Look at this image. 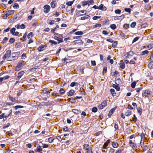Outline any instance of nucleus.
<instances>
[{"label": "nucleus", "mask_w": 153, "mask_h": 153, "mask_svg": "<svg viewBox=\"0 0 153 153\" xmlns=\"http://www.w3.org/2000/svg\"><path fill=\"white\" fill-rule=\"evenodd\" d=\"M43 7L44 9V13H47L49 12L50 9L51 8L50 7L49 5H44Z\"/></svg>", "instance_id": "6"}, {"label": "nucleus", "mask_w": 153, "mask_h": 153, "mask_svg": "<svg viewBox=\"0 0 153 153\" xmlns=\"http://www.w3.org/2000/svg\"><path fill=\"white\" fill-rule=\"evenodd\" d=\"M52 94L53 96L55 97H60L61 96V95H60V94L55 92H52Z\"/></svg>", "instance_id": "18"}, {"label": "nucleus", "mask_w": 153, "mask_h": 153, "mask_svg": "<svg viewBox=\"0 0 153 153\" xmlns=\"http://www.w3.org/2000/svg\"><path fill=\"white\" fill-rule=\"evenodd\" d=\"M144 144V141L143 139H141L140 141V145L141 146V147H142V146H143Z\"/></svg>", "instance_id": "47"}, {"label": "nucleus", "mask_w": 153, "mask_h": 153, "mask_svg": "<svg viewBox=\"0 0 153 153\" xmlns=\"http://www.w3.org/2000/svg\"><path fill=\"white\" fill-rule=\"evenodd\" d=\"M42 148L40 146H37L36 149L35 150V152H40L41 151H42Z\"/></svg>", "instance_id": "14"}, {"label": "nucleus", "mask_w": 153, "mask_h": 153, "mask_svg": "<svg viewBox=\"0 0 153 153\" xmlns=\"http://www.w3.org/2000/svg\"><path fill=\"white\" fill-rule=\"evenodd\" d=\"M11 51L8 50L6 52L4 56L3 59L5 60L6 58H8L11 55Z\"/></svg>", "instance_id": "5"}, {"label": "nucleus", "mask_w": 153, "mask_h": 153, "mask_svg": "<svg viewBox=\"0 0 153 153\" xmlns=\"http://www.w3.org/2000/svg\"><path fill=\"white\" fill-rule=\"evenodd\" d=\"M42 92L44 94H46L47 95H48L50 93V92L48 91L47 88H44L42 91Z\"/></svg>", "instance_id": "16"}, {"label": "nucleus", "mask_w": 153, "mask_h": 153, "mask_svg": "<svg viewBox=\"0 0 153 153\" xmlns=\"http://www.w3.org/2000/svg\"><path fill=\"white\" fill-rule=\"evenodd\" d=\"M129 144L130 146L133 149L137 147L136 144L133 143L131 140L129 141Z\"/></svg>", "instance_id": "10"}, {"label": "nucleus", "mask_w": 153, "mask_h": 153, "mask_svg": "<svg viewBox=\"0 0 153 153\" xmlns=\"http://www.w3.org/2000/svg\"><path fill=\"white\" fill-rule=\"evenodd\" d=\"M98 8L100 10L102 11H105L107 10L106 7L105 6H104V5L102 4H100Z\"/></svg>", "instance_id": "11"}, {"label": "nucleus", "mask_w": 153, "mask_h": 153, "mask_svg": "<svg viewBox=\"0 0 153 153\" xmlns=\"http://www.w3.org/2000/svg\"><path fill=\"white\" fill-rule=\"evenodd\" d=\"M112 86L118 91H119L120 90V88L119 87V85L118 84L117 85L114 84Z\"/></svg>", "instance_id": "12"}, {"label": "nucleus", "mask_w": 153, "mask_h": 153, "mask_svg": "<svg viewBox=\"0 0 153 153\" xmlns=\"http://www.w3.org/2000/svg\"><path fill=\"white\" fill-rule=\"evenodd\" d=\"M97 111V108L96 107H94L92 109V111L93 112L95 113Z\"/></svg>", "instance_id": "45"}, {"label": "nucleus", "mask_w": 153, "mask_h": 153, "mask_svg": "<svg viewBox=\"0 0 153 153\" xmlns=\"http://www.w3.org/2000/svg\"><path fill=\"white\" fill-rule=\"evenodd\" d=\"M9 98L10 99V100L12 102H16V99L15 98L13 97H11L10 96H9Z\"/></svg>", "instance_id": "37"}, {"label": "nucleus", "mask_w": 153, "mask_h": 153, "mask_svg": "<svg viewBox=\"0 0 153 153\" xmlns=\"http://www.w3.org/2000/svg\"><path fill=\"white\" fill-rule=\"evenodd\" d=\"M38 68V66H35L30 69V71L32 72L35 71Z\"/></svg>", "instance_id": "43"}, {"label": "nucleus", "mask_w": 153, "mask_h": 153, "mask_svg": "<svg viewBox=\"0 0 153 153\" xmlns=\"http://www.w3.org/2000/svg\"><path fill=\"white\" fill-rule=\"evenodd\" d=\"M24 61H23L19 62L15 68V70L16 71H18L21 70L23 66L24 65Z\"/></svg>", "instance_id": "2"}, {"label": "nucleus", "mask_w": 153, "mask_h": 153, "mask_svg": "<svg viewBox=\"0 0 153 153\" xmlns=\"http://www.w3.org/2000/svg\"><path fill=\"white\" fill-rule=\"evenodd\" d=\"M115 108H112L109 112V113L108 114V116H111L112 114H113V112L115 110Z\"/></svg>", "instance_id": "20"}, {"label": "nucleus", "mask_w": 153, "mask_h": 153, "mask_svg": "<svg viewBox=\"0 0 153 153\" xmlns=\"http://www.w3.org/2000/svg\"><path fill=\"white\" fill-rule=\"evenodd\" d=\"M110 92L112 96H115L116 94V93L115 92L114 89L111 88L110 89Z\"/></svg>", "instance_id": "27"}, {"label": "nucleus", "mask_w": 153, "mask_h": 153, "mask_svg": "<svg viewBox=\"0 0 153 153\" xmlns=\"http://www.w3.org/2000/svg\"><path fill=\"white\" fill-rule=\"evenodd\" d=\"M9 14L10 15L13 14L14 13V11L13 10H9L7 11Z\"/></svg>", "instance_id": "41"}, {"label": "nucleus", "mask_w": 153, "mask_h": 153, "mask_svg": "<svg viewBox=\"0 0 153 153\" xmlns=\"http://www.w3.org/2000/svg\"><path fill=\"white\" fill-rule=\"evenodd\" d=\"M15 28L14 27H13L10 30V32L12 35H13L15 33Z\"/></svg>", "instance_id": "39"}, {"label": "nucleus", "mask_w": 153, "mask_h": 153, "mask_svg": "<svg viewBox=\"0 0 153 153\" xmlns=\"http://www.w3.org/2000/svg\"><path fill=\"white\" fill-rule=\"evenodd\" d=\"M47 47V46L46 45H41L37 48V50L39 51H42L44 50L45 49V48Z\"/></svg>", "instance_id": "9"}, {"label": "nucleus", "mask_w": 153, "mask_h": 153, "mask_svg": "<svg viewBox=\"0 0 153 153\" xmlns=\"http://www.w3.org/2000/svg\"><path fill=\"white\" fill-rule=\"evenodd\" d=\"M107 71V67L106 66H105L104 67L103 69V71L102 73L103 75L104 73H106Z\"/></svg>", "instance_id": "42"}, {"label": "nucleus", "mask_w": 153, "mask_h": 153, "mask_svg": "<svg viewBox=\"0 0 153 153\" xmlns=\"http://www.w3.org/2000/svg\"><path fill=\"white\" fill-rule=\"evenodd\" d=\"M114 151L115 150L114 149L111 148L110 150L109 151L108 153H114Z\"/></svg>", "instance_id": "64"}, {"label": "nucleus", "mask_w": 153, "mask_h": 153, "mask_svg": "<svg viewBox=\"0 0 153 153\" xmlns=\"http://www.w3.org/2000/svg\"><path fill=\"white\" fill-rule=\"evenodd\" d=\"M147 47L148 48V49H151L153 47V45L151 44L148 45H147Z\"/></svg>", "instance_id": "50"}, {"label": "nucleus", "mask_w": 153, "mask_h": 153, "mask_svg": "<svg viewBox=\"0 0 153 153\" xmlns=\"http://www.w3.org/2000/svg\"><path fill=\"white\" fill-rule=\"evenodd\" d=\"M86 1L87 2V5L88 6L90 5L91 3L94 2L93 0Z\"/></svg>", "instance_id": "54"}, {"label": "nucleus", "mask_w": 153, "mask_h": 153, "mask_svg": "<svg viewBox=\"0 0 153 153\" xmlns=\"http://www.w3.org/2000/svg\"><path fill=\"white\" fill-rule=\"evenodd\" d=\"M129 27V24H125L123 25V28L124 29H127Z\"/></svg>", "instance_id": "55"}, {"label": "nucleus", "mask_w": 153, "mask_h": 153, "mask_svg": "<svg viewBox=\"0 0 153 153\" xmlns=\"http://www.w3.org/2000/svg\"><path fill=\"white\" fill-rule=\"evenodd\" d=\"M22 46L21 43L20 42H18L15 45V48H20Z\"/></svg>", "instance_id": "30"}, {"label": "nucleus", "mask_w": 153, "mask_h": 153, "mask_svg": "<svg viewBox=\"0 0 153 153\" xmlns=\"http://www.w3.org/2000/svg\"><path fill=\"white\" fill-rule=\"evenodd\" d=\"M74 34L76 35H82L83 33L82 31H79L75 32Z\"/></svg>", "instance_id": "32"}, {"label": "nucleus", "mask_w": 153, "mask_h": 153, "mask_svg": "<svg viewBox=\"0 0 153 153\" xmlns=\"http://www.w3.org/2000/svg\"><path fill=\"white\" fill-rule=\"evenodd\" d=\"M33 32H30L28 35H27V37L28 39H30V38L33 37Z\"/></svg>", "instance_id": "36"}, {"label": "nucleus", "mask_w": 153, "mask_h": 153, "mask_svg": "<svg viewBox=\"0 0 153 153\" xmlns=\"http://www.w3.org/2000/svg\"><path fill=\"white\" fill-rule=\"evenodd\" d=\"M107 100H105L102 102L98 106V108L99 110H101L104 108V107L107 106Z\"/></svg>", "instance_id": "1"}, {"label": "nucleus", "mask_w": 153, "mask_h": 153, "mask_svg": "<svg viewBox=\"0 0 153 153\" xmlns=\"http://www.w3.org/2000/svg\"><path fill=\"white\" fill-rule=\"evenodd\" d=\"M90 16L86 15L81 17L80 19L82 20H84L86 19H89L90 18Z\"/></svg>", "instance_id": "15"}, {"label": "nucleus", "mask_w": 153, "mask_h": 153, "mask_svg": "<svg viewBox=\"0 0 153 153\" xmlns=\"http://www.w3.org/2000/svg\"><path fill=\"white\" fill-rule=\"evenodd\" d=\"M24 74L25 72L23 71H22L19 72L18 74V76L16 79V80H19Z\"/></svg>", "instance_id": "7"}, {"label": "nucleus", "mask_w": 153, "mask_h": 153, "mask_svg": "<svg viewBox=\"0 0 153 153\" xmlns=\"http://www.w3.org/2000/svg\"><path fill=\"white\" fill-rule=\"evenodd\" d=\"M148 67L149 68H152L153 67V62H150L148 64Z\"/></svg>", "instance_id": "49"}, {"label": "nucleus", "mask_w": 153, "mask_h": 153, "mask_svg": "<svg viewBox=\"0 0 153 153\" xmlns=\"http://www.w3.org/2000/svg\"><path fill=\"white\" fill-rule=\"evenodd\" d=\"M23 107V106L20 105H16L15 106L14 109L15 110H16L18 108H22Z\"/></svg>", "instance_id": "40"}, {"label": "nucleus", "mask_w": 153, "mask_h": 153, "mask_svg": "<svg viewBox=\"0 0 153 153\" xmlns=\"http://www.w3.org/2000/svg\"><path fill=\"white\" fill-rule=\"evenodd\" d=\"M13 7L14 9H18L19 7V5L17 3H15L13 6Z\"/></svg>", "instance_id": "44"}, {"label": "nucleus", "mask_w": 153, "mask_h": 153, "mask_svg": "<svg viewBox=\"0 0 153 153\" xmlns=\"http://www.w3.org/2000/svg\"><path fill=\"white\" fill-rule=\"evenodd\" d=\"M101 18L100 16H94L93 17V19L94 20H97L98 19H100Z\"/></svg>", "instance_id": "61"}, {"label": "nucleus", "mask_w": 153, "mask_h": 153, "mask_svg": "<svg viewBox=\"0 0 153 153\" xmlns=\"http://www.w3.org/2000/svg\"><path fill=\"white\" fill-rule=\"evenodd\" d=\"M136 83L135 82H132L131 84V86L133 88H134L135 87Z\"/></svg>", "instance_id": "48"}, {"label": "nucleus", "mask_w": 153, "mask_h": 153, "mask_svg": "<svg viewBox=\"0 0 153 153\" xmlns=\"http://www.w3.org/2000/svg\"><path fill=\"white\" fill-rule=\"evenodd\" d=\"M8 40V38L7 37H5L3 39L2 41L1 42L2 44L5 43L6 41Z\"/></svg>", "instance_id": "38"}, {"label": "nucleus", "mask_w": 153, "mask_h": 153, "mask_svg": "<svg viewBox=\"0 0 153 153\" xmlns=\"http://www.w3.org/2000/svg\"><path fill=\"white\" fill-rule=\"evenodd\" d=\"M49 42L50 43H51V46H52L53 44L56 45L58 44L57 42L52 40H50Z\"/></svg>", "instance_id": "23"}, {"label": "nucleus", "mask_w": 153, "mask_h": 153, "mask_svg": "<svg viewBox=\"0 0 153 153\" xmlns=\"http://www.w3.org/2000/svg\"><path fill=\"white\" fill-rule=\"evenodd\" d=\"M132 112L130 110H127L125 113V115L127 117L129 116L131 114Z\"/></svg>", "instance_id": "21"}, {"label": "nucleus", "mask_w": 153, "mask_h": 153, "mask_svg": "<svg viewBox=\"0 0 153 153\" xmlns=\"http://www.w3.org/2000/svg\"><path fill=\"white\" fill-rule=\"evenodd\" d=\"M136 23L134 22H132L130 25L131 27L132 28L134 27L136 25Z\"/></svg>", "instance_id": "59"}, {"label": "nucleus", "mask_w": 153, "mask_h": 153, "mask_svg": "<svg viewBox=\"0 0 153 153\" xmlns=\"http://www.w3.org/2000/svg\"><path fill=\"white\" fill-rule=\"evenodd\" d=\"M122 83V82L121 79L120 78L117 79L116 80L115 83L116 84H121Z\"/></svg>", "instance_id": "25"}, {"label": "nucleus", "mask_w": 153, "mask_h": 153, "mask_svg": "<svg viewBox=\"0 0 153 153\" xmlns=\"http://www.w3.org/2000/svg\"><path fill=\"white\" fill-rule=\"evenodd\" d=\"M10 126V123H7V125H4V126L3 127V129H5L6 128H7L9 127Z\"/></svg>", "instance_id": "51"}, {"label": "nucleus", "mask_w": 153, "mask_h": 153, "mask_svg": "<svg viewBox=\"0 0 153 153\" xmlns=\"http://www.w3.org/2000/svg\"><path fill=\"white\" fill-rule=\"evenodd\" d=\"M15 41V39L13 38H11L10 40H9V42L11 43L12 44L13 42H14Z\"/></svg>", "instance_id": "57"}, {"label": "nucleus", "mask_w": 153, "mask_h": 153, "mask_svg": "<svg viewBox=\"0 0 153 153\" xmlns=\"http://www.w3.org/2000/svg\"><path fill=\"white\" fill-rule=\"evenodd\" d=\"M139 38L140 37H136L133 39L132 42V43H133L134 42L137 41L139 39Z\"/></svg>", "instance_id": "58"}, {"label": "nucleus", "mask_w": 153, "mask_h": 153, "mask_svg": "<svg viewBox=\"0 0 153 153\" xmlns=\"http://www.w3.org/2000/svg\"><path fill=\"white\" fill-rule=\"evenodd\" d=\"M51 7L52 8H55L56 7V5H55V3H53V2H51Z\"/></svg>", "instance_id": "60"}, {"label": "nucleus", "mask_w": 153, "mask_h": 153, "mask_svg": "<svg viewBox=\"0 0 153 153\" xmlns=\"http://www.w3.org/2000/svg\"><path fill=\"white\" fill-rule=\"evenodd\" d=\"M9 15L8 13H7V11H6L4 14V17H5V16H6V17L4 18H3V19H6L7 18V17Z\"/></svg>", "instance_id": "52"}, {"label": "nucleus", "mask_w": 153, "mask_h": 153, "mask_svg": "<svg viewBox=\"0 0 153 153\" xmlns=\"http://www.w3.org/2000/svg\"><path fill=\"white\" fill-rule=\"evenodd\" d=\"M59 93L60 94V95L61 94H63L65 92V91L63 89V88H61L59 91Z\"/></svg>", "instance_id": "53"}, {"label": "nucleus", "mask_w": 153, "mask_h": 153, "mask_svg": "<svg viewBox=\"0 0 153 153\" xmlns=\"http://www.w3.org/2000/svg\"><path fill=\"white\" fill-rule=\"evenodd\" d=\"M152 95V92L149 90H146L145 91L144 93L142 94V96L143 97L144 96L146 97H148Z\"/></svg>", "instance_id": "3"}, {"label": "nucleus", "mask_w": 153, "mask_h": 153, "mask_svg": "<svg viewBox=\"0 0 153 153\" xmlns=\"http://www.w3.org/2000/svg\"><path fill=\"white\" fill-rule=\"evenodd\" d=\"M120 67L122 69H124L125 68V64L124 63H120Z\"/></svg>", "instance_id": "33"}, {"label": "nucleus", "mask_w": 153, "mask_h": 153, "mask_svg": "<svg viewBox=\"0 0 153 153\" xmlns=\"http://www.w3.org/2000/svg\"><path fill=\"white\" fill-rule=\"evenodd\" d=\"M84 148L86 150H89L91 149V148L89 146L88 144H85L84 145Z\"/></svg>", "instance_id": "17"}, {"label": "nucleus", "mask_w": 153, "mask_h": 153, "mask_svg": "<svg viewBox=\"0 0 153 153\" xmlns=\"http://www.w3.org/2000/svg\"><path fill=\"white\" fill-rule=\"evenodd\" d=\"M112 44V47L113 48H115L117 45V41H113Z\"/></svg>", "instance_id": "28"}, {"label": "nucleus", "mask_w": 153, "mask_h": 153, "mask_svg": "<svg viewBox=\"0 0 153 153\" xmlns=\"http://www.w3.org/2000/svg\"><path fill=\"white\" fill-rule=\"evenodd\" d=\"M110 27L113 30H114L116 28V26L115 24H113L110 25Z\"/></svg>", "instance_id": "35"}, {"label": "nucleus", "mask_w": 153, "mask_h": 153, "mask_svg": "<svg viewBox=\"0 0 153 153\" xmlns=\"http://www.w3.org/2000/svg\"><path fill=\"white\" fill-rule=\"evenodd\" d=\"M134 54V52L133 51H130L127 52L125 55V56L126 58H129V56H131Z\"/></svg>", "instance_id": "8"}, {"label": "nucleus", "mask_w": 153, "mask_h": 153, "mask_svg": "<svg viewBox=\"0 0 153 153\" xmlns=\"http://www.w3.org/2000/svg\"><path fill=\"white\" fill-rule=\"evenodd\" d=\"M55 21L54 20H51L50 19H48L47 20V23L51 25H53L55 23Z\"/></svg>", "instance_id": "19"}, {"label": "nucleus", "mask_w": 153, "mask_h": 153, "mask_svg": "<svg viewBox=\"0 0 153 153\" xmlns=\"http://www.w3.org/2000/svg\"><path fill=\"white\" fill-rule=\"evenodd\" d=\"M137 112L140 113V115H141L142 114V109L139 107L137 108Z\"/></svg>", "instance_id": "46"}, {"label": "nucleus", "mask_w": 153, "mask_h": 153, "mask_svg": "<svg viewBox=\"0 0 153 153\" xmlns=\"http://www.w3.org/2000/svg\"><path fill=\"white\" fill-rule=\"evenodd\" d=\"M54 140V138L53 137H50L48 138V141L50 143L53 142Z\"/></svg>", "instance_id": "29"}, {"label": "nucleus", "mask_w": 153, "mask_h": 153, "mask_svg": "<svg viewBox=\"0 0 153 153\" xmlns=\"http://www.w3.org/2000/svg\"><path fill=\"white\" fill-rule=\"evenodd\" d=\"M63 130L65 131H69L68 127L66 126L62 128Z\"/></svg>", "instance_id": "62"}, {"label": "nucleus", "mask_w": 153, "mask_h": 153, "mask_svg": "<svg viewBox=\"0 0 153 153\" xmlns=\"http://www.w3.org/2000/svg\"><path fill=\"white\" fill-rule=\"evenodd\" d=\"M124 10L126 12H127L128 13H129L131 12V9L130 8H126L124 9Z\"/></svg>", "instance_id": "63"}, {"label": "nucleus", "mask_w": 153, "mask_h": 153, "mask_svg": "<svg viewBox=\"0 0 153 153\" xmlns=\"http://www.w3.org/2000/svg\"><path fill=\"white\" fill-rule=\"evenodd\" d=\"M112 145L114 148H117L118 147V144L117 143H112Z\"/></svg>", "instance_id": "26"}, {"label": "nucleus", "mask_w": 153, "mask_h": 153, "mask_svg": "<svg viewBox=\"0 0 153 153\" xmlns=\"http://www.w3.org/2000/svg\"><path fill=\"white\" fill-rule=\"evenodd\" d=\"M75 91L73 90H71L68 92V96H72L74 93Z\"/></svg>", "instance_id": "13"}, {"label": "nucleus", "mask_w": 153, "mask_h": 153, "mask_svg": "<svg viewBox=\"0 0 153 153\" xmlns=\"http://www.w3.org/2000/svg\"><path fill=\"white\" fill-rule=\"evenodd\" d=\"M74 2V1H67L66 3V4L68 6H71L72 5Z\"/></svg>", "instance_id": "31"}, {"label": "nucleus", "mask_w": 153, "mask_h": 153, "mask_svg": "<svg viewBox=\"0 0 153 153\" xmlns=\"http://www.w3.org/2000/svg\"><path fill=\"white\" fill-rule=\"evenodd\" d=\"M20 53V52H14L12 53V57H14L17 56L19 55Z\"/></svg>", "instance_id": "22"}, {"label": "nucleus", "mask_w": 153, "mask_h": 153, "mask_svg": "<svg viewBox=\"0 0 153 153\" xmlns=\"http://www.w3.org/2000/svg\"><path fill=\"white\" fill-rule=\"evenodd\" d=\"M72 111L74 114H79L80 111L76 109H72Z\"/></svg>", "instance_id": "24"}, {"label": "nucleus", "mask_w": 153, "mask_h": 153, "mask_svg": "<svg viewBox=\"0 0 153 153\" xmlns=\"http://www.w3.org/2000/svg\"><path fill=\"white\" fill-rule=\"evenodd\" d=\"M149 51L147 50H146L144 51H142L141 52V55H143L146 54H147L149 53Z\"/></svg>", "instance_id": "34"}, {"label": "nucleus", "mask_w": 153, "mask_h": 153, "mask_svg": "<svg viewBox=\"0 0 153 153\" xmlns=\"http://www.w3.org/2000/svg\"><path fill=\"white\" fill-rule=\"evenodd\" d=\"M108 144L105 142V143H104V144L102 148L103 149H106L107 147L108 146Z\"/></svg>", "instance_id": "56"}, {"label": "nucleus", "mask_w": 153, "mask_h": 153, "mask_svg": "<svg viewBox=\"0 0 153 153\" xmlns=\"http://www.w3.org/2000/svg\"><path fill=\"white\" fill-rule=\"evenodd\" d=\"M63 38L62 36L61 35H59V37L55 36L54 37V39L55 40L58 41V44H59L63 42Z\"/></svg>", "instance_id": "4"}]
</instances>
